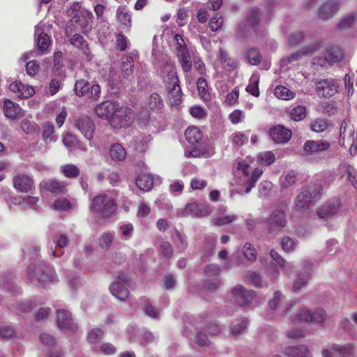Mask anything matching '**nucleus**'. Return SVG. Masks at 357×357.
Wrapping results in <instances>:
<instances>
[{"mask_svg": "<svg viewBox=\"0 0 357 357\" xmlns=\"http://www.w3.org/2000/svg\"><path fill=\"white\" fill-rule=\"evenodd\" d=\"M340 206V201L338 199L330 200L323 205L317 211L319 218L331 217L337 213Z\"/></svg>", "mask_w": 357, "mask_h": 357, "instance_id": "5701e85b", "label": "nucleus"}, {"mask_svg": "<svg viewBox=\"0 0 357 357\" xmlns=\"http://www.w3.org/2000/svg\"><path fill=\"white\" fill-rule=\"evenodd\" d=\"M248 324V320L247 318H243L241 321L236 325L231 326V333L234 335H238L246 329Z\"/></svg>", "mask_w": 357, "mask_h": 357, "instance_id": "69168bd1", "label": "nucleus"}, {"mask_svg": "<svg viewBox=\"0 0 357 357\" xmlns=\"http://www.w3.org/2000/svg\"><path fill=\"white\" fill-rule=\"evenodd\" d=\"M354 347L351 344L345 346L333 344L331 349L333 354L338 356V357H351L354 354Z\"/></svg>", "mask_w": 357, "mask_h": 357, "instance_id": "f704fd0d", "label": "nucleus"}, {"mask_svg": "<svg viewBox=\"0 0 357 357\" xmlns=\"http://www.w3.org/2000/svg\"><path fill=\"white\" fill-rule=\"evenodd\" d=\"M126 61H123L121 64L122 75L123 77L128 78L133 73L134 61L132 57H126Z\"/></svg>", "mask_w": 357, "mask_h": 357, "instance_id": "8fccbe9b", "label": "nucleus"}, {"mask_svg": "<svg viewBox=\"0 0 357 357\" xmlns=\"http://www.w3.org/2000/svg\"><path fill=\"white\" fill-rule=\"evenodd\" d=\"M13 187L20 192H29L34 187L33 180L29 175L18 174L13 178Z\"/></svg>", "mask_w": 357, "mask_h": 357, "instance_id": "2eb2a0df", "label": "nucleus"}, {"mask_svg": "<svg viewBox=\"0 0 357 357\" xmlns=\"http://www.w3.org/2000/svg\"><path fill=\"white\" fill-rule=\"evenodd\" d=\"M176 56L183 72H190L192 70V61L189 50L176 53Z\"/></svg>", "mask_w": 357, "mask_h": 357, "instance_id": "c756f323", "label": "nucleus"}, {"mask_svg": "<svg viewBox=\"0 0 357 357\" xmlns=\"http://www.w3.org/2000/svg\"><path fill=\"white\" fill-rule=\"evenodd\" d=\"M344 173L342 175V177L346 176L350 184L354 188H357V170L349 164L344 165Z\"/></svg>", "mask_w": 357, "mask_h": 357, "instance_id": "ea45409f", "label": "nucleus"}, {"mask_svg": "<svg viewBox=\"0 0 357 357\" xmlns=\"http://www.w3.org/2000/svg\"><path fill=\"white\" fill-rule=\"evenodd\" d=\"M229 140L233 146L239 148L248 142V136L241 132H235L229 136Z\"/></svg>", "mask_w": 357, "mask_h": 357, "instance_id": "79ce46f5", "label": "nucleus"}, {"mask_svg": "<svg viewBox=\"0 0 357 357\" xmlns=\"http://www.w3.org/2000/svg\"><path fill=\"white\" fill-rule=\"evenodd\" d=\"M309 354V349L305 345L289 347L284 351V354L289 357H308Z\"/></svg>", "mask_w": 357, "mask_h": 357, "instance_id": "7c9ffc66", "label": "nucleus"}, {"mask_svg": "<svg viewBox=\"0 0 357 357\" xmlns=\"http://www.w3.org/2000/svg\"><path fill=\"white\" fill-rule=\"evenodd\" d=\"M237 169L242 172L244 176L248 177V179L244 181L245 186V193L248 194L255 186L256 183L263 174V171L260 168H255L250 176V167L243 160L238 162Z\"/></svg>", "mask_w": 357, "mask_h": 357, "instance_id": "423d86ee", "label": "nucleus"}, {"mask_svg": "<svg viewBox=\"0 0 357 357\" xmlns=\"http://www.w3.org/2000/svg\"><path fill=\"white\" fill-rule=\"evenodd\" d=\"M57 325L60 328L70 331H75L77 328L73 322L71 314L66 310H57Z\"/></svg>", "mask_w": 357, "mask_h": 357, "instance_id": "4be33fe9", "label": "nucleus"}, {"mask_svg": "<svg viewBox=\"0 0 357 357\" xmlns=\"http://www.w3.org/2000/svg\"><path fill=\"white\" fill-rule=\"evenodd\" d=\"M109 155L114 161H123L126 158V151L120 144L116 143L111 146Z\"/></svg>", "mask_w": 357, "mask_h": 357, "instance_id": "c9c22d12", "label": "nucleus"}, {"mask_svg": "<svg viewBox=\"0 0 357 357\" xmlns=\"http://www.w3.org/2000/svg\"><path fill=\"white\" fill-rule=\"evenodd\" d=\"M260 21V12L257 8H250L245 17V27L252 29L254 31L257 29Z\"/></svg>", "mask_w": 357, "mask_h": 357, "instance_id": "a878e982", "label": "nucleus"}, {"mask_svg": "<svg viewBox=\"0 0 357 357\" xmlns=\"http://www.w3.org/2000/svg\"><path fill=\"white\" fill-rule=\"evenodd\" d=\"M223 24V20L222 15L217 13H215L209 21V28L212 31H217L219 30Z\"/></svg>", "mask_w": 357, "mask_h": 357, "instance_id": "052dcab7", "label": "nucleus"}, {"mask_svg": "<svg viewBox=\"0 0 357 357\" xmlns=\"http://www.w3.org/2000/svg\"><path fill=\"white\" fill-rule=\"evenodd\" d=\"M306 116V108L303 105H298L291 109V119L295 121L303 120Z\"/></svg>", "mask_w": 357, "mask_h": 357, "instance_id": "4d7b16f0", "label": "nucleus"}, {"mask_svg": "<svg viewBox=\"0 0 357 357\" xmlns=\"http://www.w3.org/2000/svg\"><path fill=\"white\" fill-rule=\"evenodd\" d=\"M258 162L266 166H269L273 164L275 160V155L271 151H265L260 153L257 158Z\"/></svg>", "mask_w": 357, "mask_h": 357, "instance_id": "6e6d98bb", "label": "nucleus"}, {"mask_svg": "<svg viewBox=\"0 0 357 357\" xmlns=\"http://www.w3.org/2000/svg\"><path fill=\"white\" fill-rule=\"evenodd\" d=\"M45 188L54 194H60L66 190V184L63 181L52 180L45 183Z\"/></svg>", "mask_w": 357, "mask_h": 357, "instance_id": "58836bf2", "label": "nucleus"}, {"mask_svg": "<svg viewBox=\"0 0 357 357\" xmlns=\"http://www.w3.org/2000/svg\"><path fill=\"white\" fill-rule=\"evenodd\" d=\"M185 136L189 144L195 146L199 143L203 137L202 132L195 126L188 127L185 132Z\"/></svg>", "mask_w": 357, "mask_h": 357, "instance_id": "c85d7f7f", "label": "nucleus"}, {"mask_svg": "<svg viewBox=\"0 0 357 357\" xmlns=\"http://www.w3.org/2000/svg\"><path fill=\"white\" fill-rule=\"evenodd\" d=\"M103 331L100 328L91 330L87 336V340L91 344L99 343L103 338Z\"/></svg>", "mask_w": 357, "mask_h": 357, "instance_id": "5fc2aeb1", "label": "nucleus"}, {"mask_svg": "<svg viewBox=\"0 0 357 357\" xmlns=\"http://www.w3.org/2000/svg\"><path fill=\"white\" fill-rule=\"evenodd\" d=\"M74 91L75 94L79 97L89 94L90 98L93 100H97L100 95V86L99 84H96L91 86L86 80L83 79L75 82Z\"/></svg>", "mask_w": 357, "mask_h": 357, "instance_id": "6e6552de", "label": "nucleus"}, {"mask_svg": "<svg viewBox=\"0 0 357 357\" xmlns=\"http://www.w3.org/2000/svg\"><path fill=\"white\" fill-rule=\"evenodd\" d=\"M74 126L89 141L93 137L95 124L88 116H80L74 121Z\"/></svg>", "mask_w": 357, "mask_h": 357, "instance_id": "9b49d317", "label": "nucleus"}, {"mask_svg": "<svg viewBox=\"0 0 357 357\" xmlns=\"http://www.w3.org/2000/svg\"><path fill=\"white\" fill-rule=\"evenodd\" d=\"M135 184L142 191H149L153 185V177L151 174H142L137 177Z\"/></svg>", "mask_w": 357, "mask_h": 357, "instance_id": "cd10ccee", "label": "nucleus"}, {"mask_svg": "<svg viewBox=\"0 0 357 357\" xmlns=\"http://www.w3.org/2000/svg\"><path fill=\"white\" fill-rule=\"evenodd\" d=\"M326 319V311L319 308L314 312L309 309L303 308L296 315V320L299 322H316L323 324Z\"/></svg>", "mask_w": 357, "mask_h": 357, "instance_id": "1a4fd4ad", "label": "nucleus"}, {"mask_svg": "<svg viewBox=\"0 0 357 357\" xmlns=\"http://www.w3.org/2000/svg\"><path fill=\"white\" fill-rule=\"evenodd\" d=\"M217 59L222 64V68L227 71H233L238 66V61L230 56L229 53L222 48L218 51Z\"/></svg>", "mask_w": 357, "mask_h": 357, "instance_id": "a211bd4d", "label": "nucleus"}, {"mask_svg": "<svg viewBox=\"0 0 357 357\" xmlns=\"http://www.w3.org/2000/svg\"><path fill=\"white\" fill-rule=\"evenodd\" d=\"M27 278L33 282L36 281L37 285L44 288L50 284H55L58 281L56 273L51 266L44 263L39 265H30L27 270Z\"/></svg>", "mask_w": 357, "mask_h": 357, "instance_id": "f257e3e1", "label": "nucleus"}, {"mask_svg": "<svg viewBox=\"0 0 357 357\" xmlns=\"http://www.w3.org/2000/svg\"><path fill=\"white\" fill-rule=\"evenodd\" d=\"M116 17L117 21L123 26L126 27L127 31H130L132 26V13L128 9L126 6H120L117 8L116 12Z\"/></svg>", "mask_w": 357, "mask_h": 357, "instance_id": "412c9836", "label": "nucleus"}, {"mask_svg": "<svg viewBox=\"0 0 357 357\" xmlns=\"http://www.w3.org/2000/svg\"><path fill=\"white\" fill-rule=\"evenodd\" d=\"M280 244L282 250L286 252H291L295 250L296 241L289 236H284L281 238Z\"/></svg>", "mask_w": 357, "mask_h": 357, "instance_id": "0e129e2a", "label": "nucleus"}, {"mask_svg": "<svg viewBox=\"0 0 357 357\" xmlns=\"http://www.w3.org/2000/svg\"><path fill=\"white\" fill-rule=\"evenodd\" d=\"M90 211L99 213L103 218H109L116 210L115 200L105 193L95 196L91 199Z\"/></svg>", "mask_w": 357, "mask_h": 357, "instance_id": "f03ea898", "label": "nucleus"}, {"mask_svg": "<svg viewBox=\"0 0 357 357\" xmlns=\"http://www.w3.org/2000/svg\"><path fill=\"white\" fill-rule=\"evenodd\" d=\"M310 271H311V265L306 266V269L305 272L302 275H298L296 280L293 284V290L294 291H298L308 283L309 280L310 279Z\"/></svg>", "mask_w": 357, "mask_h": 357, "instance_id": "72a5a7b5", "label": "nucleus"}, {"mask_svg": "<svg viewBox=\"0 0 357 357\" xmlns=\"http://www.w3.org/2000/svg\"><path fill=\"white\" fill-rule=\"evenodd\" d=\"M24 89V85L20 81H15L12 82L9 86V89L14 92H21V96L23 98H27L34 94L35 90L32 86H27L24 91L22 90Z\"/></svg>", "mask_w": 357, "mask_h": 357, "instance_id": "473e14b6", "label": "nucleus"}, {"mask_svg": "<svg viewBox=\"0 0 357 357\" xmlns=\"http://www.w3.org/2000/svg\"><path fill=\"white\" fill-rule=\"evenodd\" d=\"M169 100L172 105L177 106L182 101L183 93L180 84H176L167 88Z\"/></svg>", "mask_w": 357, "mask_h": 357, "instance_id": "bb28decb", "label": "nucleus"}, {"mask_svg": "<svg viewBox=\"0 0 357 357\" xmlns=\"http://www.w3.org/2000/svg\"><path fill=\"white\" fill-rule=\"evenodd\" d=\"M342 58V51L337 47H332L325 51L324 57H314L312 60V63L314 65L317 64L323 66L326 63H337L340 61Z\"/></svg>", "mask_w": 357, "mask_h": 357, "instance_id": "9d476101", "label": "nucleus"}, {"mask_svg": "<svg viewBox=\"0 0 357 357\" xmlns=\"http://www.w3.org/2000/svg\"><path fill=\"white\" fill-rule=\"evenodd\" d=\"M338 0H326L317 10V15L322 20H327L335 16L339 11Z\"/></svg>", "mask_w": 357, "mask_h": 357, "instance_id": "ddd939ff", "label": "nucleus"}, {"mask_svg": "<svg viewBox=\"0 0 357 357\" xmlns=\"http://www.w3.org/2000/svg\"><path fill=\"white\" fill-rule=\"evenodd\" d=\"M118 103L112 101L102 102L95 108L96 113L100 118L112 119L117 108Z\"/></svg>", "mask_w": 357, "mask_h": 357, "instance_id": "aec40b11", "label": "nucleus"}, {"mask_svg": "<svg viewBox=\"0 0 357 357\" xmlns=\"http://www.w3.org/2000/svg\"><path fill=\"white\" fill-rule=\"evenodd\" d=\"M128 281V275L125 273H120L117 276L116 281L109 286L111 294L119 300L125 301L129 296V291L126 286Z\"/></svg>", "mask_w": 357, "mask_h": 357, "instance_id": "0eeeda50", "label": "nucleus"}, {"mask_svg": "<svg viewBox=\"0 0 357 357\" xmlns=\"http://www.w3.org/2000/svg\"><path fill=\"white\" fill-rule=\"evenodd\" d=\"M243 252L244 256L248 261L251 262H254L256 261L257 251L251 243H246L243 246Z\"/></svg>", "mask_w": 357, "mask_h": 357, "instance_id": "bf43d9fd", "label": "nucleus"}, {"mask_svg": "<svg viewBox=\"0 0 357 357\" xmlns=\"http://www.w3.org/2000/svg\"><path fill=\"white\" fill-rule=\"evenodd\" d=\"M132 110L130 108L126 106H119L118 104L112 121L114 123H116V126L126 127L132 122Z\"/></svg>", "mask_w": 357, "mask_h": 357, "instance_id": "f8f14e48", "label": "nucleus"}, {"mask_svg": "<svg viewBox=\"0 0 357 357\" xmlns=\"http://www.w3.org/2000/svg\"><path fill=\"white\" fill-rule=\"evenodd\" d=\"M331 147V144L324 140H307L305 142L303 149L306 153H315L328 150Z\"/></svg>", "mask_w": 357, "mask_h": 357, "instance_id": "b1692460", "label": "nucleus"}, {"mask_svg": "<svg viewBox=\"0 0 357 357\" xmlns=\"http://www.w3.org/2000/svg\"><path fill=\"white\" fill-rule=\"evenodd\" d=\"M52 206L57 211H69L71 209V203L66 198L56 199Z\"/></svg>", "mask_w": 357, "mask_h": 357, "instance_id": "e2e57ef3", "label": "nucleus"}, {"mask_svg": "<svg viewBox=\"0 0 357 357\" xmlns=\"http://www.w3.org/2000/svg\"><path fill=\"white\" fill-rule=\"evenodd\" d=\"M275 96L280 99L290 100L293 99L295 93L284 86H277L274 90Z\"/></svg>", "mask_w": 357, "mask_h": 357, "instance_id": "c03bdc74", "label": "nucleus"}, {"mask_svg": "<svg viewBox=\"0 0 357 357\" xmlns=\"http://www.w3.org/2000/svg\"><path fill=\"white\" fill-rule=\"evenodd\" d=\"M54 126L52 123L47 122L43 125V139L47 143L49 142L55 141L54 136Z\"/></svg>", "mask_w": 357, "mask_h": 357, "instance_id": "de8ad7c7", "label": "nucleus"}, {"mask_svg": "<svg viewBox=\"0 0 357 357\" xmlns=\"http://www.w3.org/2000/svg\"><path fill=\"white\" fill-rule=\"evenodd\" d=\"M3 112L5 116L10 119H17L22 115V109L19 105L9 99L4 100Z\"/></svg>", "mask_w": 357, "mask_h": 357, "instance_id": "393cba45", "label": "nucleus"}, {"mask_svg": "<svg viewBox=\"0 0 357 357\" xmlns=\"http://www.w3.org/2000/svg\"><path fill=\"white\" fill-rule=\"evenodd\" d=\"M356 19V13L344 16L338 23V28L341 30L348 29L354 25Z\"/></svg>", "mask_w": 357, "mask_h": 357, "instance_id": "603ef678", "label": "nucleus"}, {"mask_svg": "<svg viewBox=\"0 0 357 357\" xmlns=\"http://www.w3.org/2000/svg\"><path fill=\"white\" fill-rule=\"evenodd\" d=\"M147 107L155 112H160L164 104L160 96L157 93H151L147 99Z\"/></svg>", "mask_w": 357, "mask_h": 357, "instance_id": "2f4dec72", "label": "nucleus"}, {"mask_svg": "<svg viewBox=\"0 0 357 357\" xmlns=\"http://www.w3.org/2000/svg\"><path fill=\"white\" fill-rule=\"evenodd\" d=\"M316 91L319 96L331 98L335 95L340 88L337 80L335 78L317 79L314 81Z\"/></svg>", "mask_w": 357, "mask_h": 357, "instance_id": "39448f33", "label": "nucleus"}, {"mask_svg": "<svg viewBox=\"0 0 357 357\" xmlns=\"http://www.w3.org/2000/svg\"><path fill=\"white\" fill-rule=\"evenodd\" d=\"M197 86L201 98L207 100L210 99V93L208 91V83L205 78L199 77L197 81Z\"/></svg>", "mask_w": 357, "mask_h": 357, "instance_id": "37998d69", "label": "nucleus"}, {"mask_svg": "<svg viewBox=\"0 0 357 357\" xmlns=\"http://www.w3.org/2000/svg\"><path fill=\"white\" fill-rule=\"evenodd\" d=\"M247 59L250 65L257 66L260 63L261 61V56L257 48L251 47L248 50Z\"/></svg>", "mask_w": 357, "mask_h": 357, "instance_id": "09e8293b", "label": "nucleus"}, {"mask_svg": "<svg viewBox=\"0 0 357 357\" xmlns=\"http://www.w3.org/2000/svg\"><path fill=\"white\" fill-rule=\"evenodd\" d=\"M165 87L180 84L175 66L172 62L167 61L161 72Z\"/></svg>", "mask_w": 357, "mask_h": 357, "instance_id": "4468645a", "label": "nucleus"}, {"mask_svg": "<svg viewBox=\"0 0 357 357\" xmlns=\"http://www.w3.org/2000/svg\"><path fill=\"white\" fill-rule=\"evenodd\" d=\"M61 172L68 178H76L80 174L79 169L74 164H66L61 166Z\"/></svg>", "mask_w": 357, "mask_h": 357, "instance_id": "4c0bfd02", "label": "nucleus"}, {"mask_svg": "<svg viewBox=\"0 0 357 357\" xmlns=\"http://www.w3.org/2000/svg\"><path fill=\"white\" fill-rule=\"evenodd\" d=\"M20 126L22 130L27 135L33 134L39 130V127L37 123L27 119L22 120L21 121Z\"/></svg>", "mask_w": 357, "mask_h": 357, "instance_id": "13d9d810", "label": "nucleus"}, {"mask_svg": "<svg viewBox=\"0 0 357 357\" xmlns=\"http://www.w3.org/2000/svg\"><path fill=\"white\" fill-rule=\"evenodd\" d=\"M232 293L241 306H245L250 303L254 298L255 292L252 290H248L241 284L235 286Z\"/></svg>", "mask_w": 357, "mask_h": 357, "instance_id": "f3484780", "label": "nucleus"}, {"mask_svg": "<svg viewBox=\"0 0 357 357\" xmlns=\"http://www.w3.org/2000/svg\"><path fill=\"white\" fill-rule=\"evenodd\" d=\"M184 213L188 215L202 218L211 214V208L208 204L199 205L193 202L186 205Z\"/></svg>", "mask_w": 357, "mask_h": 357, "instance_id": "6ab92c4d", "label": "nucleus"}, {"mask_svg": "<svg viewBox=\"0 0 357 357\" xmlns=\"http://www.w3.org/2000/svg\"><path fill=\"white\" fill-rule=\"evenodd\" d=\"M73 21L75 23H79L81 30L84 33L89 32L91 29V20L89 21L85 17L75 16Z\"/></svg>", "mask_w": 357, "mask_h": 357, "instance_id": "680f3d73", "label": "nucleus"}, {"mask_svg": "<svg viewBox=\"0 0 357 357\" xmlns=\"http://www.w3.org/2000/svg\"><path fill=\"white\" fill-rule=\"evenodd\" d=\"M62 141L65 146L69 149L75 148L78 142L77 137L75 135L70 132L66 133L63 136Z\"/></svg>", "mask_w": 357, "mask_h": 357, "instance_id": "338daca9", "label": "nucleus"}, {"mask_svg": "<svg viewBox=\"0 0 357 357\" xmlns=\"http://www.w3.org/2000/svg\"><path fill=\"white\" fill-rule=\"evenodd\" d=\"M36 43L38 49L41 52H45L51 44V38L47 33L41 32L37 36Z\"/></svg>", "mask_w": 357, "mask_h": 357, "instance_id": "a18cd8bd", "label": "nucleus"}, {"mask_svg": "<svg viewBox=\"0 0 357 357\" xmlns=\"http://www.w3.org/2000/svg\"><path fill=\"white\" fill-rule=\"evenodd\" d=\"M70 42L73 46L83 51V52L86 54L89 51L87 42L84 39L83 36L78 33H75L72 37H70Z\"/></svg>", "mask_w": 357, "mask_h": 357, "instance_id": "e433bc0d", "label": "nucleus"}, {"mask_svg": "<svg viewBox=\"0 0 357 357\" xmlns=\"http://www.w3.org/2000/svg\"><path fill=\"white\" fill-rule=\"evenodd\" d=\"M259 79L257 77H252L250 79L249 84L245 88V91L255 97H259L260 95L259 88Z\"/></svg>", "mask_w": 357, "mask_h": 357, "instance_id": "49530a36", "label": "nucleus"}, {"mask_svg": "<svg viewBox=\"0 0 357 357\" xmlns=\"http://www.w3.org/2000/svg\"><path fill=\"white\" fill-rule=\"evenodd\" d=\"M128 38L123 33H119L116 36V49L119 51H125L128 46Z\"/></svg>", "mask_w": 357, "mask_h": 357, "instance_id": "774afa93", "label": "nucleus"}, {"mask_svg": "<svg viewBox=\"0 0 357 357\" xmlns=\"http://www.w3.org/2000/svg\"><path fill=\"white\" fill-rule=\"evenodd\" d=\"M319 47H317L313 50H300L291 54H290L287 59V61L288 63H291L293 62L297 61L301 59L303 56L308 55L314 52L317 50H318Z\"/></svg>", "mask_w": 357, "mask_h": 357, "instance_id": "864d4df0", "label": "nucleus"}, {"mask_svg": "<svg viewBox=\"0 0 357 357\" xmlns=\"http://www.w3.org/2000/svg\"><path fill=\"white\" fill-rule=\"evenodd\" d=\"M13 280V276L8 274L6 276L0 278V285L8 292L15 294L18 293V291L17 287L14 284Z\"/></svg>", "mask_w": 357, "mask_h": 357, "instance_id": "a19ab883", "label": "nucleus"}, {"mask_svg": "<svg viewBox=\"0 0 357 357\" xmlns=\"http://www.w3.org/2000/svg\"><path fill=\"white\" fill-rule=\"evenodd\" d=\"M287 206L286 204H281L278 207L274 210L269 218L265 220V222L267 225V229L269 233L283 228L287 225V216L286 211Z\"/></svg>", "mask_w": 357, "mask_h": 357, "instance_id": "20e7f679", "label": "nucleus"}, {"mask_svg": "<svg viewBox=\"0 0 357 357\" xmlns=\"http://www.w3.org/2000/svg\"><path fill=\"white\" fill-rule=\"evenodd\" d=\"M114 238V232L103 233L99 238V245L104 250H108Z\"/></svg>", "mask_w": 357, "mask_h": 357, "instance_id": "3c124183", "label": "nucleus"}, {"mask_svg": "<svg viewBox=\"0 0 357 357\" xmlns=\"http://www.w3.org/2000/svg\"><path fill=\"white\" fill-rule=\"evenodd\" d=\"M322 187L320 185H312L301 188L297 196L296 206L298 211H303L309 208L312 199L320 196Z\"/></svg>", "mask_w": 357, "mask_h": 357, "instance_id": "7ed1b4c3", "label": "nucleus"}, {"mask_svg": "<svg viewBox=\"0 0 357 357\" xmlns=\"http://www.w3.org/2000/svg\"><path fill=\"white\" fill-rule=\"evenodd\" d=\"M270 137L276 144H284L289 142L291 137V130L283 126L278 125L270 129Z\"/></svg>", "mask_w": 357, "mask_h": 357, "instance_id": "dca6fc26", "label": "nucleus"}]
</instances>
